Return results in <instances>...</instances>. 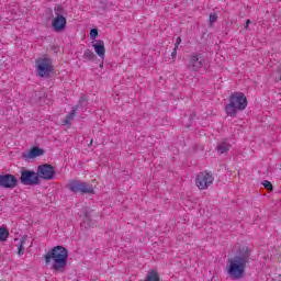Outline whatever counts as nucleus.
<instances>
[{
	"label": "nucleus",
	"instance_id": "f257e3e1",
	"mask_svg": "<svg viewBox=\"0 0 281 281\" xmlns=\"http://www.w3.org/2000/svg\"><path fill=\"white\" fill-rule=\"evenodd\" d=\"M233 257H229L226 263L227 274L232 280H240L245 278V269L251 261V250L247 246L236 244L233 249Z\"/></svg>",
	"mask_w": 281,
	"mask_h": 281
},
{
	"label": "nucleus",
	"instance_id": "f03ea898",
	"mask_svg": "<svg viewBox=\"0 0 281 281\" xmlns=\"http://www.w3.org/2000/svg\"><path fill=\"white\" fill-rule=\"evenodd\" d=\"M69 258V250L64 246H55L44 256L46 265L53 260L52 269L63 273L67 269V259Z\"/></svg>",
	"mask_w": 281,
	"mask_h": 281
},
{
	"label": "nucleus",
	"instance_id": "7ed1b4c3",
	"mask_svg": "<svg viewBox=\"0 0 281 281\" xmlns=\"http://www.w3.org/2000/svg\"><path fill=\"white\" fill-rule=\"evenodd\" d=\"M228 104L225 106L226 114L229 117H236L238 112L245 111L247 109V97L243 92H234L228 99Z\"/></svg>",
	"mask_w": 281,
	"mask_h": 281
},
{
	"label": "nucleus",
	"instance_id": "20e7f679",
	"mask_svg": "<svg viewBox=\"0 0 281 281\" xmlns=\"http://www.w3.org/2000/svg\"><path fill=\"white\" fill-rule=\"evenodd\" d=\"M67 189L75 194H93L95 190L93 189V184L89 182H85L82 180H71L67 184Z\"/></svg>",
	"mask_w": 281,
	"mask_h": 281
},
{
	"label": "nucleus",
	"instance_id": "39448f33",
	"mask_svg": "<svg viewBox=\"0 0 281 281\" xmlns=\"http://www.w3.org/2000/svg\"><path fill=\"white\" fill-rule=\"evenodd\" d=\"M37 76L40 78H49L52 71H54V65L52 58L49 57H40L35 60Z\"/></svg>",
	"mask_w": 281,
	"mask_h": 281
},
{
	"label": "nucleus",
	"instance_id": "423d86ee",
	"mask_svg": "<svg viewBox=\"0 0 281 281\" xmlns=\"http://www.w3.org/2000/svg\"><path fill=\"white\" fill-rule=\"evenodd\" d=\"M61 13L63 7L57 5V8H55L56 18H54L52 21V27L55 32L58 33L65 32V30L67 29V18H65Z\"/></svg>",
	"mask_w": 281,
	"mask_h": 281
},
{
	"label": "nucleus",
	"instance_id": "0eeeda50",
	"mask_svg": "<svg viewBox=\"0 0 281 281\" xmlns=\"http://www.w3.org/2000/svg\"><path fill=\"white\" fill-rule=\"evenodd\" d=\"M20 181L23 186H41V178H38V173L32 170L23 169L21 171Z\"/></svg>",
	"mask_w": 281,
	"mask_h": 281
},
{
	"label": "nucleus",
	"instance_id": "6e6552de",
	"mask_svg": "<svg viewBox=\"0 0 281 281\" xmlns=\"http://www.w3.org/2000/svg\"><path fill=\"white\" fill-rule=\"evenodd\" d=\"M214 183V176L207 171H202L196 175L195 186H198L199 190H207L210 186Z\"/></svg>",
	"mask_w": 281,
	"mask_h": 281
},
{
	"label": "nucleus",
	"instance_id": "1a4fd4ad",
	"mask_svg": "<svg viewBox=\"0 0 281 281\" xmlns=\"http://www.w3.org/2000/svg\"><path fill=\"white\" fill-rule=\"evenodd\" d=\"M56 175V168L49 164H43L37 167L38 179H45V181H52Z\"/></svg>",
	"mask_w": 281,
	"mask_h": 281
},
{
	"label": "nucleus",
	"instance_id": "9d476101",
	"mask_svg": "<svg viewBox=\"0 0 281 281\" xmlns=\"http://www.w3.org/2000/svg\"><path fill=\"white\" fill-rule=\"evenodd\" d=\"M203 63H205L203 54L194 53L189 56L187 69H189V71H199V69L203 67Z\"/></svg>",
	"mask_w": 281,
	"mask_h": 281
},
{
	"label": "nucleus",
	"instance_id": "9b49d317",
	"mask_svg": "<svg viewBox=\"0 0 281 281\" xmlns=\"http://www.w3.org/2000/svg\"><path fill=\"white\" fill-rule=\"evenodd\" d=\"M16 186H19V179L16 176L10 173L0 175V188L14 190Z\"/></svg>",
	"mask_w": 281,
	"mask_h": 281
},
{
	"label": "nucleus",
	"instance_id": "f8f14e48",
	"mask_svg": "<svg viewBox=\"0 0 281 281\" xmlns=\"http://www.w3.org/2000/svg\"><path fill=\"white\" fill-rule=\"evenodd\" d=\"M42 155H45V149L32 147L27 154H23V157L24 159H36V157H41Z\"/></svg>",
	"mask_w": 281,
	"mask_h": 281
},
{
	"label": "nucleus",
	"instance_id": "ddd939ff",
	"mask_svg": "<svg viewBox=\"0 0 281 281\" xmlns=\"http://www.w3.org/2000/svg\"><path fill=\"white\" fill-rule=\"evenodd\" d=\"M92 47L100 58H104V54H106V48H104V41L98 40L97 43L92 45Z\"/></svg>",
	"mask_w": 281,
	"mask_h": 281
},
{
	"label": "nucleus",
	"instance_id": "4468645a",
	"mask_svg": "<svg viewBox=\"0 0 281 281\" xmlns=\"http://www.w3.org/2000/svg\"><path fill=\"white\" fill-rule=\"evenodd\" d=\"M77 111L78 106H72L71 112L64 119V126H71V122H74Z\"/></svg>",
	"mask_w": 281,
	"mask_h": 281
},
{
	"label": "nucleus",
	"instance_id": "2eb2a0df",
	"mask_svg": "<svg viewBox=\"0 0 281 281\" xmlns=\"http://www.w3.org/2000/svg\"><path fill=\"white\" fill-rule=\"evenodd\" d=\"M216 148H217V153L223 155V154L229 151V148H232V145H229V143L224 140V142L218 143Z\"/></svg>",
	"mask_w": 281,
	"mask_h": 281
},
{
	"label": "nucleus",
	"instance_id": "dca6fc26",
	"mask_svg": "<svg viewBox=\"0 0 281 281\" xmlns=\"http://www.w3.org/2000/svg\"><path fill=\"white\" fill-rule=\"evenodd\" d=\"M83 58L86 59V60H90V61H95L97 59H98V56H95V53H93V50H91V49H86L85 52H83Z\"/></svg>",
	"mask_w": 281,
	"mask_h": 281
},
{
	"label": "nucleus",
	"instance_id": "f3484780",
	"mask_svg": "<svg viewBox=\"0 0 281 281\" xmlns=\"http://www.w3.org/2000/svg\"><path fill=\"white\" fill-rule=\"evenodd\" d=\"M26 240H27V238H25V237L20 239V243L18 245V256H23V254H25V248L23 247V245H25Z\"/></svg>",
	"mask_w": 281,
	"mask_h": 281
},
{
	"label": "nucleus",
	"instance_id": "a211bd4d",
	"mask_svg": "<svg viewBox=\"0 0 281 281\" xmlns=\"http://www.w3.org/2000/svg\"><path fill=\"white\" fill-rule=\"evenodd\" d=\"M8 236H10L8 228L0 227V243L8 240Z\"/></svg>",
	"mask_w": 281,
	"mask_h": 281
},
{
	"label": "nucleus",
	"instance_id": "6ab92c4d",
	"mask_svg": "<svg viewBox=\"0 0 281 281\" xmlns=\"http://www.w3.org/2000/svg\"><path fill=\"white\" fill-rule=\"evenodd\" d=\"M81 227H85L86 229H89V227H91V217H89V213L85 214V220L81 223Z\"/></svg>",
	"mask_w": 281,
	"mask_h": 281
},
{
	"label": "nucleus",
	"instance_id": "aec40b11",
	"mask_svg": "<svg viewBox=\"0 0 281 281\" xmlns=\"http://www.w3.org/2000/svg\"><path fill=\"white\" fill-rule=\"evenodd\" d=\"M87 104H88V100L86 99V97H81L78 104L75 106H77V111H78V109H85Z\"/></svg>",
	"mask_w": 281,
	"mask_h": 281
},
{
	"label": "nucleus",
	"instance_id": "412c9836",
	"mask_svg": "<svg viewBox=\"0 0 281 281\" xmlns=\"http://www.w3.org/2000/svg\"><path fill=\"white\" fill-rule=\"evenodd\" d=\"M209 19H210V25L212 26V25H214V23H216L218 21V14L211 13Z\"/></svg>",
	"mask_w": 281,
	"mask_h": 281
},
{
	"label": "nucleus",
	"instance_id": "4be33fe9",
	"mask_svg": "<svg viewBox=\"0 0 281 281\" xmlns=\"http://www.w3.org/2000/svg\"><path fill=\"white\" fill-rule=\"evenodd\" d=\"M263 188H266V190H268L269 192H271L273 190V184L271 183V181L269 180H265L262 182Z\"/></svg>",
	"mask_w": 281,
	"mask_h": 281
},
{
	"label": "nucleus",
	"instance_id": "5701e85b",
	"mask_svg": "<svg viewBox=\"0 0 281 281\" xmlns=\"http://www.w3.org/2000/svg\"><path fill=\"white\" fill-rule=\"evenodd\" d=\"M98 29H92L91 31H90V37L91 38H95L97 36H98Z\"/></svg>",
	"mask_w": 281,
	"mask_h": 281
},
{
	"label": "nucleus",
	"instance_id": "b1692460",
	"mask_svg": "<svg viewBox=\"0 0 281 281\" xmlns=\"http://www.w3.org/2000/svg\"><path fill=\"white\" fill-rule=\"evenodd\" d=\"M179 45H181V36H178L176 40V44H175L176 49H179Z\"/></svg>",
	"mask_w": 281,
	"mask_h": 281
},
{
	"label": "nucleus",
	"instance_id": "393cba45",
	"mask_svg": "<svg viewBox=\"0 0 281 281\" xmlns=\"http://www.w3.org/2000/svg\"><path fill=\"white\" fill-rule=\"evenodd\" d=\"M249 25H251V20L246 21L245 30H249Z\"/></svg>",
	"mask_w": 281,
	"mask_h": 281
},
{
	"label": "nucleus",
	"instance_id": "a878e982",
	"mask_svg": "<svg viewBox=\"0 0 281 281\" xmlns=\"http://www.w3.org/2000/svg\"><path fill=\"white\" fill-rule=\"evenodd\" d=\"M172 58H177V47L173 48V52L171 53Z\"/></svg>",
	"mask_w": 281,
	"mask_h": 281
}]
</instances>
